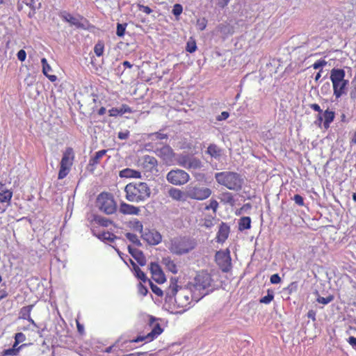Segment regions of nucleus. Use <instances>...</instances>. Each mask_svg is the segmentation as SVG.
Here are the masks:
<instances>
[{"label":"nucleus","instance_id":"obj_42","mask_svg":"<svg viewBox=\"0 0 356 356\" xmlns=\"http://www.w3.org/2000/svg\"><path fill=\"white\" fill-rule=\"evenodd\" d=\"M182 12L183 7L181 4L176 3L173 6L172 13L177 18H178L180 16Z\"/></svg>","mask_w":356,"mask_h":356},{"label":"nucleus","instance_id":"obj_22","mask_svg":"<svg viewBox=\"0 0 356 356\" xmlns=\"http://www.w3.org/2000/svg\"><path fill=\"white\" fill-rule=\"evenodd\" d=\"M119 176L121 178L140 179L141 172L140 171L127 168L120 170L119 172Z\"/></svg>","mask_w":356,"mask_h":356},{"label":"nucleus","instance_id":"obj_6","mask_svg":"<svg viewBox=\"0 0 356 356\" xmlns=\"http://www.w3.org/2000/svg\"><path fill=\"white\" fill-rule=\"evenodd\" d=\"M74 152L72 147H67L63 152L60 163L58 179H63L67 177L71 170L74 160Z\"/></svg>","mask_w":356,"mask_h":356},{"label":"nucleus","instance_id":"obj_28","mask_svg":"<svg viewBox=\"0 0 356 356\" xmlns=\"http://www.w3.org/2000/svg\"><path fill=\"white\" fill-rule=\"evenodd\" d=\"M251 227V218L248 216L241 218L238 222V228L241 231L248 229Z\"/></svg>","mask_w":356,"mask_h":356},{"label":"nucleus","instance_id":"obj_5","mask_svg":"<svg viewBox=\"0 0 356 356\" xmlns=\"http://www.w3.org/2000/svg\"><path fill=\"white\" fill-rule=\"evenodd\" d=\"M195 245L196 243L193 239L186 237L176 238L171 241L170 250L176 254H183L193 250Z\"/></svg>","mask_w":356,"mask_h":356},{"label":"nucleus","instance_id":"obj_56","mask_svg":"<svg viewBox=\"0 0 356 356\" xmlns=\"http://www.w3.org/2000/svg\"><path fill=\"white\" fill-rule=\"evenodd\" d=\"M347 342L356 351V337L353 336L349 337L348 339H347Z\"/></svg>","mask_w":356,"mask_h":356},{"label":"nucleus","instance_id":"obj_41","mask_svg":"<svg viewBox=\"0 0 356 356\" xmlns=\"http://www.w3.org/2000/svg\"><path fill=\"white\" fill-rule=\"evenodd\" d=\"M218 202L216 200H211L208 205L205 207V210L212 209L214 213H216L218 208Z\"/></svg>","mask_w":356,"mask_h":356},{"label":"nucleus","instance_id":"obj_53","mask_svg":"<svg viewBox=\"0 0 356 356\" xmlns=\"http://www.w3.org/2000/svg\"><path fill=\"white\" fill-rule=\"evenodd\" d=\"M17 56L19 60L23 62L26 60V53L24 49H21L17 52Z\"/></svg>","mask_w":356,"mask_h":356},{"label":"nucleus","instance_id":"obj_33","mask_svg":"<svg viewBox=\"0 0 356 356\" xmlns=\"http://www.w3.org/2000/svg\"><path fill=\"white\" fill-rule=\"evenodd\" d=\"M104 51V43L99 40L94 47V52L97 57L103 56Z\"/></svg>","mask_w":356,"mask_h":356},{"label":"nucleus","instance_id":"obj_40","mask_svg":"<svg viewBox=\"0 0 356 356\" xmlns=\"http://www.w3.org/2000/svg\"><path fill=\"white\" fill-rule=\"evenodd\" d=\"M334 300V296L329 295L328 296L324 298L321 296H318L316 299V301L318 303L323 304V305H327L330 302H331Z\"/></svg>","mask_w":356,"mask_h":356},{"label":"nucleus","instance_id":"obj_9","mask_svg":"<svg viewBox=\"0 0 356 356\" xmlns=\"http://www.w3.org/2000/svg\"><path fill=\"white\" fill-rule=\"evenodd\" d=\"M212 194L209 188L200 186L198 184L190 185L187 187L188 198L198 201H202L209 198Z\"/></svg>","mask_w":356,"mask_h":356},{"label":"nucleus","instance_id":"obj_37","mask_svg":"<svg viewBox=\"0 0 356 356\" xmlns=\"http://www.w3.org/2000/svg\"><path fill=\"white\" fill-rule=\"evenodd\" d=\"M197 49V45L195 40L191 38L186 43V50L189 53H193Z\"/></svg>","mask_w":356,"mask_h":356},{"label":"nucleus","instance_id":"obj_8","mask_svg":"<svg viewBox=\"0 0 356 356\" xmlns=\"http://www.w3.org/2000/svg\"><path fill=\"white\" fill-rule=\"evenodd\" d=\"M212 282L213 280L211 274H209L207 270H201L197 273L194 278V283L192 286L193 290L195 291H199L200 295L204 296L206 293L201 292V291H204L205 289L210 287Z\"/></svg>","mask_w":356,"mask_h":356},{"label":"nucleus","instance_id":"obj_1","mask_svg":"<svg viewBox=\"0 0 356 356\" xmlns=\"http://www.w3.org/2000/svg\"><path fill=\"white\" fill-rule=\"evenodd\" d=\"M192 291H194L193 289L183 288L177 284V281H172L166 291V296L170 299L174 298L177 307L185 311L193 300Z\"/></svg>","mask_w":356,"mask_h":356},{"label":"nucleus","instance_id":"obj_21","mask_svg":"<svg viewBox=\"0 0 356 356\" xmlns=\"http://www.w3.org/2000/svg\"><path fill=\"white\" fill-rule=\"evenodd\" d=\"M59 16L63 21L70 23L71 25L75 26L76 28L83 27V24L79 22V20L67 11L60 12L59 13Z\"/></svg>","mask_w":356,"mask_h":356},{"label":"nucleus","instance_id":"obj_62","mask_svg":"<svg viewBox=\"0 0 356 356\" xmlns=\"http://www.w3.org/2000/svg\"><path fill=\"white\" fill-rule=\"evenodd\" d=\"M8 293L6 289H0V300L6 298Z\"/></svg>","mask_w":356,"mask_h":356},{"label":"nucleus","instance_id":"obj_44","mask_svg":"<svg viewBox=\"0 0 356 356\" xmlns=\"http://www.w3.org/2000/svg\"><path fill=\"white\" fill-rule=\"evenodd\" d=\"M127 24H118L116 34L119 37H122L125 33Z\"/></svg>","mask_w":356,"mask_h":356},{"label":"nucleus","instance_id":"obj_29","mask_svg":"<svg viewBox=\"0 0 356 356\" xmlns=\"http://www.w3.org/2000/svg\"><path fill=\"white\" fill-rule=\"evenodd\" d=\"M163 263L166 268L171 273L176 274L178 272V268L176 264L170 258L163 259Z\"/></svg>","mask_w":356,"mask_h":356},{"label":"nucleus","instance_id":"obj_17","mask_svg":"<svg viewBox=\"0 0 356 356\" xmlns=\"http://www.w3.org/2000/svg\"><path fill=\"white\" fill-rule=\"evenodd\" d=\"M169 196L175 201L185 202L188 199L187 190L184 192L177 188H170L168 191Z\"/></svg>","mask_w":356,"mask_h":356},{"label":"nucleus","instance_id":"obj_48","mask_svg":"<svg viewBox=\"0 0 356 356\" xmlns=\"http://www.w3.org/2000/svg\"><path fill=\"white\" fill-rule=\"evenodd\" d=\"M137 6L140 10L143 11L147 15H149L152 13V10L147 6H144L140 3H138Z\"/></svg>","mask_w":356,"mask_h":356},{"label":"nucleus","instance_id":"obj_18","mask_svg":"<svg viewBox=\"0 0 356 356\" xmlns=\"http://www.w3.org/2000/svg\"><path fill=\"white\" fill-rule=\"evenodd\" d=\"M230 232L229 227L225 222H222L219 227L216 236L218 243H224L228 238Z\"/></svg>","mask_w":356,"mask_h":356},{"label":"nucleus","instance_id":"obj_2","mask_svg":"<svg viewBox=\"0 0 356 356\" xmlns=\"http://www.w3.org/2000/svg\"><path fill=\"white\" fill-rule=\"evenodd\" d=\"M125 198L131 202L139 203L146 201L151 195L149 185L144 181H132L124 187Z\"/></svg>","mask_w":356,"mask_h":356},{"label":"nucleus","instance_id":"obj_24","mask_svg":"<svg viewBox=\"0 0 356 356\" xmlns=\"http://www.w3.org/2000/svg\"><path fill=\"white\" fill-rule=\"evenodd\" d=\"M129 252L140 266H145L146 264V258L142 251L129 246Z\"/></svg>","mask_w":356,"mask_h":356},{"label":"nucleus","instance_id":"obj_38","mask_svg":"<svg viewBox=\"0 0 356 356\" xmlns=\"http://www.w3.org/2000/svg\"><path fill=\"white\" fill-rule=\"evenodd\" d=\"M95 220L98 225L105 227H107L112 224V222L110 220L102 216L96 217Z\"/></svg>","mask_w":356,"mask_h":356},{"label":"nucleus","instance_id":"obj_45","mask_svg":"<svg viewBox=\"0 0 356 356\" xmlns=\"http://www.w3.org/2000/svg\"><path fill=\"white\" fill-rule=\"evenodd\" d=\"M19 353L17 352L14 348L5 349L1 352V356H17Z\"/></svg>","mask_w":356,"mask_h":356},{"label":"nucleus","instance_id":"obj_57","mask_svg":"<svg viewBox=\"0 0 356 356\" xmlns=\"http://www.w3.org/2000/svg\"><path fill=\"white\" fill-rule=\"evenodd\" d=\"M270 281L272 284H278L281 282V278L278 274H274L270 276Z\"/></svg>","mask_w":356,"mask_h":356},{"label":"nucleus","instance_id":"obj_4","mask_svg":"<svg viewBox=\"0 0 356 356\" xmlns=\"http://www.w3.org/2000/svg\"><path fill=\"white\" fill-rule=\"evenodd\" d=\"M215 179L218 184L234 191L241 190L244 182L240 174L232 171L217 172Z\"/></svg>","mask_w":356,"mask_h":356},{"label":"nucleus","instance_id":"obj_25","mask_svg":"<svg viewBox=\"0 0 356 356\" xmlns=\"http://www.w3.org/2000/svg\"><path fill=\"white\" fill-rule=\"evenodd\" d=\"M41 63L42 65V72L44 75L46 76L51 82L56 81L57 80V76L54 74H49V72L51 71V67L49 65L47 60L45 58H42L41 59Z\"/></svg>","mask_w":356,"mask_h":356},{"label":"nucleus","instance_id":"obj_59","mask_svg":"<svg viewBox=\"0 0 356 356\" xmlns=\"http://www.w3.org/2000/svg\"><path fill=\"white\" fill-rule=\"evenodd\" d=\"M138 288L140 294H142L143 296H145L147 294V289L141 283H139Z\"/></svg>","mask_w":356,"mask_h":356},{"label":"nucleus","instance_id":"obj_52","mask_svg":"<svg viewBox=\"0 0 356 356\" xmlns=\"http://www.w3.org/2000/svg\"><path fill=\"white\" fill-rule=\"evenodd\" d=\"M15 340H16L19 343L24 342L26 340V336L22 332H17L15 334Z\"/></svg>","mask_w":356,"mask_h":356},{"label":"nucleus","instance_id":"obj_47","mask_svg":"<svg viewBox=\"0 0 356 356\" xmlns=\"http://www.w3.org/2000/svg\"><path fill=\"white\" fill-rule=\"evenodd\" d=\"M121 115L124 113H133L132 109L127 104H122L119 108Z\"/></svg>","mask_w":356,"mask_h":356},{"label":"nucleus","instance_id":"obj_11","mask_svg":"<svg viewBox=\"0 0 356 356\" xmlns=\"http://www.w3.org/2000/svg\"><path fill=\"white\" fill-rule=\"evenodd\" d=\"M175 163L188 170H198L202 168V162L199 159L188 154L176 156Z\"/></svg>","mask_w":356,"mask_h":356},{"label":"nucleus","instance_id":"obj_14","mask_svg":"<svg viewBox=\"0 0 356 356\" xmlns=\"http://www.w3.org/2000/svg\"><path fill=\"white\" fill-rule=\"evenodd\" d=\"M155 154L159 157L163 163L166 165H173L175 164L176 154L172 148L165 145L155 150Z\"/></svg>","mask_w":356,"mask_h":356},{"label":"nucleus","instance_id":"obj_55","mask_svg":"<svg viewBox=\"0 0 356 356\" xmlns=\"http://www.w3.org/2000/svg\"><path fill=\"white\" fill-rule=\"evenodd\" d=\"M108 114L111 117H117L118 115H121L120 113V110L118 108H112L108 110Z\"/></svg>","mask_w":356,"mask_h":356},{"label":"nucleus","instance_id":"obj_23","mask_svg":"<svg viewBox=\"0 0 356 356\" xmlns=\"http://www.w3.org/2000/svg\"><path fill=\"white\" fill-rule=\"evenodd\" d=\"M143 165L147 170L152 171L157 167L158 161L155 157L149 155H145L143 157Z\"/></svg>","mask_w":356,"mask_h":356},{"label":"nucleus","instance_id":"obj_10","mask_svg":"<svg viewBox=\"0 0 356 356\" xmlns=\"http://www.w3.org/2000/svg\"><path fill=\"white\" fill-rule=\"evenodd\" d=\"M167 181L175 186H183L190 180V175L181 169H173L166 175Z\"/></svg>","mask_w":356,"mask_h":356},{"label":"nucleus","instance_id":"obj_32","mask_svg":"<svg viewBox=\"0 0 356 356\" xmlns=\"http://www.w3.org/2000/svg\"><path fill=\"white\" fill-rule=\"evenodd\" d=\"M221 202L225 204H229L231 206H234L235 204V200L233 195L231 193L225 192L222 193Z\"/></svg>","mask_w":356,"mask_h":356},{"label":"nucleus","instance_id":"obj_64","mask_svg":"<svg viewBox=\"0 0 356 356\" xmlns=\"http://www.w3.org/2000/svg\"><path fill=\"white\" fill-rule=\"evenodd\" d=\"M350 143L351 144L356 145V131L354 132L352 137L350 138Z\"/></svg>","mask_w":356,"mask_h":356},{"label":"nucleus","instance_id":"obj_50","mask_svg":"<svg viewBox=\"0 0 356 356\" xmlns=\"http://www.w3.org/2000/svg\"><path fill=\"white\" fill-rule=\"evenodd\" d=\"M151 289L153 291V293H155L156 295L161 296V297L163 296V291L161 289V288H159L156 285L151 284Z\"/></svg>","mask_w":356,"mask_h":356},{"label":"nucleus","instance_id":"obj_61","mask_svg":"<svg viewBox=\"0 0 356 356\" xmlns=\"http://www.w3.org/2000/svg\"><path fill=\"white\" fill-rule=\"evenodd\" d=\"M76 327H77V330H78L79 333L80 334H83L84 331H85L83 325L82 324H81L79 321H76Z\"/></svg>","mask_w":356,"mask_h":356},{"label":"nucleus","instance_id":"obj_49","mask_svg":"<svg viewBox=\"0 0 356 356\" xmlns=\"http://www.w3.org/2000/svg\"><path fill=\"white\" fill-rule=\"evenodd\" d=\"M19 343L17 342L16 340H15V342L13 345V347L12 348H14L15 350H17V353H19V351L24 348V347H26V346H28L29 345H31V343H23L20 346H19Z\"/></svg>","mask_w":356,"mask_h":356},{"label":"nucleus","instance_id":"obj_31","mask_svg":"<svg viewBox=\"0 0 356 356\" xmlns=\"http://www.w3.org/2000/svg\"><path fill=\"white\" fill-rule=\"evenodd\" d=\"M13 197V192L10 190H5L0 193V202L10 203Z\"/></svg>","mask_w":356,"mask_h":356},{"label":"nucleus","instance_id":"obj_60","mask_svg":"<svg viewBox=\"0 0 356 356\" xmlns=\"http://www.w3.org/2000/svg\"><path fill=\"white\" fill-rule=\"evenodd\" d=\"M309 107L314 111L318 112V113H322L323 112L322 109L318 104H309Z\"/></svg>","mask_w":356,"mask_h":356},{"label":"nucleus","instance_id":"obj_36","mask_svg":"<svg viewBox=\"0 0 356 356\" xmlns=\"http://www.w3.org/2000/svg\"><path fill=\"white\" fill-rule=\"evenodd\" d=\"M131 228L134 231L138 232L142 235L144 232L143 230V225L142 222L138 220H136L131 222Z\"/></svg>","mask_w":356,"mask_h":356},{"label":"nucleus","instance_id":"obj_20","mask_svg":"<svg viewBox=\"0 0 356 356\" xmlns=\"http://www.w3.org/2000/svg\"><path fill=\"white\" fill-rule=\"evenodd\" d=\"M119 211L124 215H138L140 209L134 205L122 202L120 204Z\"/></svg>","mask_w":356,"mask_h":356},{"label":"nucleus","instance_id":"obj_15","mask_svg":"<svg viewBox=\"0 0 356 356\" xmlns=\"http://www.w3.org/2000/svg\"><path fill=\"white\" fill-rule=\"evenodd\" d=\"M152 279L158 284H163L166 281L165 274L158 263L151 262L149 266Z\"/></svg>","mask_w":356,"mask_h":356},{"label":"nucleus","instance_id":"obj_7","mask_svg":"<svg viewBox=\"0 0 356 356\" xmlns=\"http://www.w3.org/2000/svg\"><path fill=\"white\" fill-rule=\"evenodd\" d=\"M97 204L99 209L106 214H112L117 209L113 196L109 193H101L97 198Z\"/></svg>","mask_w":356,"mask_h":356},{"label":"nucleus","instance_id":"obj_58","mask_svg":"<svg viewBox=\"0 0 356 356\" xmlns=\"http://www.w3.org/2000/svg\"><path fill=\"white\" fill-rule=\"evenodd\" d=\"M229 116V114L227 111H222L220 115H219L216 119L218 121H222L227 119Z\"/></svg>","mask_w":356,"mask_h":356},{"label":"nucleus","instance_id":"obj_35","mask_svg":"<svg viewBox=\"0 0 356 356\" xmlns=\"http://www.w3.org/2000/svg\"><path fill=\"white\" fill-rule=\"evenodd\" d=\"M130 261H131V264L134 266V268L136 277L138 279L143 280V282H145L147 280V277H146V275L144 273V272L143 270H141L140 268L138 266H136V264L131 259H130Z\"/></svg>","mask_w":356,"mask_h":356},{"label":"nucleus","instance_id":"obj_27","mask_svg":"<svg viewBox=\"0 0 356 356\" xmlns=\"http://www.w3.org/2000/svg\"><path fill=\"white\" fill-rule=\"evenodd\" d=\"M33 308V305H29L22 307L19 312V318L24 320L29 318Z\"/></svg>","mask_w":356,"mask_h":356},{"label":"nucleus","instance_id":"obj_43","mask_svg":"<svg viewBox=\"0 0 356 356\" xmlns=\"http://www.w3.org/2000/svg\"><path fill=\"white\" fill-rule=\"evenodd\" d=\"M274 298L273 292L268 291V294L260 299V302L264 304H269Z\"/></svg>","mask_w":356,"mask_h":356},{"label":"nucleus","instance_id":"obj_63","mask_svg":"<svg viewBox=\"0 0 356 356\" xmlns=\"http://www.w3.org/2000/svg\"><path fill=\"white\" fill-rule=\"evenodd\" d=\"M307 317L309 318L312 319L313 321L316 320V312L313 310H309L307 313Z\"/></svg>","mask_w":356,"mask_h":356},{"label":"nucleus","instance_id":"obj_12","mask_svg":"<svg viewBox=\"0 0 356 356\" xmlns=\"http://www.w3.org/2000/svg\"><path fill=\"white\" fill-rule=\"evenodd\" d=\"M149 325L152 327V331L145 336H139L136 339L130 340L131 343H138L145 341L146 342H150L159 336L163 331L161 325L156 322L154 317L151 316L149 319Z\"/></svg>","mask_w":356,"mask_h":356},{"label":"nucleus","instance_id":"obj_51","mask_svg":"<svg viewBox=\"0 0 356 356\" xmlns=\"http://www.w3.org/2000/svg\"><path fill=\"white\" fill-rule=\"evenodd\" d=\"M293 200L295 201V202L298 206L302 207V206L304 205V199H303V197L300 195H298V194L295 195L293 196Z\"/></svg>","mask_w":356,"mask_h":356},{"label":"nucleus","instance_id":"obj_34","mask_svg":"<svg viewBox=\"0 0 356 356\" xmlns=\"http://www.w3.org/2000/svg\"><path fill=\"white\" fill-rule=\"evenodd\" d=\"M98 238L109 242H113L115 239L116 236L113 233L109 232H103L99 234Z\"/></svg>","mask_w":356,"mask_h":356},{"label":"nucleus","instance_id":"obj_3","mask_svg":"<svg viewBox=\"0 0 356 356\" xmlns=\"http://www.w3.org/2000/svg\"><path fill=\"white\" fill-rule=\"evenodd\" d=\"M346 72L341 68H333L330 71V79L332 85L333 95L335 99L346 95L349 86V81L345 79Z\"/></svg>","mask_w":356,"mask_h":356},{"label":"nucleus","instance_id":"obj_16","mask_svg":"<svg viewBox=\"0 0 356 356\" xmlns=\"http://www.w3.org/2000/svg\"><path fill=\"white\" fill-rule=\"evenodd\" d=\"M142 238L148 244L155 245L161 243L162 236L154 229H147L141 235Z\"/></svg>","mask_w":356,"mask_h":356},{"label":"nucleus","instance_id":"obj_26","mask_svg":"<svg viewBox=\"0 0 356 356\" xmlns=\"http://www.w3.org/2000/svg\"><path fill=\"white\" fill-rule=\"evenodd\" d=\"M323 127L325 129H328L330 124L334 121L335 118V113L332 111L327 109L323 113Z\"/></svg>","mask_w":356,"mask_h":356},{"label":"nucleus","instance_id":"obj_46","mask_svg":"<svg viewBox=\"0 0 356 356\" xmlns=\"http://www.w3.org/2000/svg\"><path fill=\"white\" fill-rule=\"evenodd\" d=\"M327 65V61L323 59L316 60L312 66L314 69L317 70L322 68Z\"/></svg>","mask_w":356,"mask_h":356},{"label":"nucleus","instance_id":"obj_13","mask_svg":"<svg viewBox=\"0 0 356 356\" xmlns=\"http://www.w3.org/2000/svg\"><path fill=\"white\" fill-rule=\"evenodd\" d=\"M215 261L224 273H228L232 269V258L229 249L217 251L215 255Z\"/></svg>","mask_w":356,"mask_h":356},{"label":"nucleus","instance_id":"obj_19","mask_svg":"<svg viewBox=\"0 0 356 356\" xmlns=\"http://www.w3.org/2000/svg\"><path fill=\"white\" fill-rule=\"evenodd\" d=\"M106 149L99 150L90 159L88 166L90 168V170L93 171L96 169L97 165L100 163V161L104 156L106 154Z\"/></svg>","mask_w":356,"mask_h":356},{"label":"nucleus","instance_id":"obj_54","mask_svg":"<svg viewBox=\"0 0 356 356\" xmlns=\"http://www.w3.org/2000/svg\"><path fill=\"white\" fill-rule=\"evenodd\" d=\"M129 134L130 132L128 130H126L124 131H120L118 134V137L120 140H126L129 138Z\"/></svg>","mask_w":356,"mask_h":356},{"label":"nucleus","instance_id":"obj_39","mask_svg":"<svg viewBox=\"0 0 356 356\" xmlns=\"http://www.w3.org/2000/svg\"><path fill=\"white\" fill-rule=\"evenodd\" d=\"M125 236L126 238L134 244L137 245H140V240L138 239L136 234L132 233H127Z\"/></svg>","mask_w":356,"mask_h":356},{"label":"nucleus","instance_id":"obj_30","mask_svg":"<svg viewBox=\"0 0 356 356\" xmlns=\"http://www.w3.org/2000/svg\"><path fill=\"white\" fill-rule=\"evenodd\" d=\"M207 153L212 157L218 158L221 154V149L215 144H211L207 148Z\"/></svg>","mask_w":356,"mask_h":356}]
</instances>
